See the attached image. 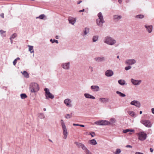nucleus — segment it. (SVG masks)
Returning <instances> with one entry per match:
<instances>
[{
    "instance_id": "1",
    "label": "nucleus",
    "mask_w": 154,
    "mask_h": 154,
    "mask_svg": "<svg viewBox=\"0 0 154 154\" xmlns=\"http://www.w3.org/2000/svg\"><path fill=\"white\" fill-rule=\"evenodd\" d=\"M103 42L105 44L111 46L114 45L116 43V41L115 39L109 36L105 37Z\"/></svg>"
},
{
    "instance_id": "2",
    "label": "nucleus",
    "mask_w": 154,
    "mask_h": 154,
    "mask_svg": "<svg viewBox=\"0 0 154 154\" xmlns=\"http://www.w3.org/2000/svg\"><path fill=\"white\" fill-rule=\"evenodd\" d=\"M29 89L31 92L33 93L36 95L38 91V84L36 82L31 83L29 85Z\"/></svg>"
},
{
    "instance_id": "3",
    "label": "nucleus",
    "mask_w": 154,
    "mask_h": 154,
    "mask_svg": "<svg viewBox=\"0 0 154 154\" xmlns=\"http://www.w3.org/2000/svg\"><path fill=\"white\" fill-rule=\"evenodd\" d=\"M98 18L96 20V23L100 27L103 26V24L105 23L103 16L101 12L99 13L97 15Z\"/></svg>"
},
{
    "instance_id": "4",
    "label": "nucleus",
    "mask_w": 154,
    "mask_h": 154,
    "mask_svg": "<svg viewBox=\"0 0 154 154\" xmlns=\"http://www.w3.org/2000/svg\"><path fill=\"white\" fill-rule=\"evenodd\" d=\"M44 90L45 91V95L46 99L48 100L49 99H53L54 98V96L50 92L49 89L45 88Z\"/></svg>"
},
{
    "instance_id": "5",
    "label": "nucleus",
    "mask_w": 154,
    "mask_h": 154,
    "mask_svg": "<svg viewBox=\"0 0 154 154\" xmlns=\"http://www.w3.org/2000/svg\"><path fill=\"white\" fill-rule=\"evenodd\" d=\"M137 134L138 139L142 141L145 140L147 137V134L143 131L139 132Z\"/></svg>"
},
{
    "instance_id": "6",
    "label": "nucleus",
    "mask_w": 154,
    "mask_h": 154,
    "mask_svg": "<svg viewBox=\"0 0 154 154\" xmlns=\"http://www.w3.org/2000/svg\"><path fill=\"white\" fill-rule=\"evenodd\" d=\"M140 122L146 127L151 128L152 126V124L151 122L148 120H142Z\"/></svg>"
},
{
    "instance_id": "7",
    "label": "nucleus",
    "mask_w": 154,
    "mask_h": 154,
    "mask_svg": "<svg viewBox=\"0 0 154 154\" xmlns=\"http://www.w3.org/2000/svg\"><path fill=\"white\" fill-rule=\"evenodd\" d=\"M95 124L99 125H109V121L106 120H102L97 121L94 123Z\"/></svg>"
},
{
    "instance_id": "8",
    "label": "nucleus",
    "mask_w": 154,
    "mask_h": 154,
    "mask_svg": "<svg viewBox=\"0 0 154 154\" xmlns=\"http://www.w3.org/2000/svg\"><path fill=\"white\" fill-rule=\"evenodd\" d=\"M136 63V60L134 59H127L125 62V64L128 65H132Z\"/></svg>"
},
{
    "instance_id": "9",
    "label": "nucleus",
    "mask_w": 154,
    "mask_h": 154,
    "mask_svg": "<svg viewBox=\"0 0 154 154\" xmlns=\"http://www.w3.org/2000/svg\"><path fill=\"white\" fill-rule=\"evenodd\" d=\"M70 64L69 62L62 63V67L65 70H69L70 69Z\"/></svg>"
},
{
    "instance_id": "10",
    "label": "nucleus",
    "mask_w": 154,
    "mask_h": 154,
    "mask_svg": "<svg viewBox=\"0 0 154 154\" xmlns=\"http://www.w3.org/2000/svg\"><path fill=\"white\" fill-rule=\"evenodd\" d=\"M130 104L138 108H140L141 106V104L140 102L137 100H133L131 102Z\"/></svg>"
},
{
    "instance_id": "11",
    "label": "nucleus",
    "mask_w": 154,
    "mask_h": 154,
    "mask_svg": "<svg viewBox=\"0 0 154 154\" xmlns=\"http://www.w3.org/2000/svg\"><path fill=\"white\" fill-rule=\"evenodd\" d=\"M71 103L72 100L69 98L66 99L64 101V103L68 107H70L72 106Z\"/></svg>"
},
{
    "instance_id": "12",
    "label": "nucleus",
    "mask_w": 154,
    "mask_h": 154,
    "mask_svg": "<svg viewBox=\"0 0 154 154\" xmlns=\"http://www.w3.org/2000/svg\"><path fill=\"white\" fill-rule=\"evenodd\" d=\"M131 81L133 85L136 86L140 85L142 82L141 80H135L133 79H131Z\"/></svg>"
},
{
    "instance_id": "13",
    "label": "nucleus",
    "mask_w": 154,
    "mask_h": 154,
    "mask_svg": "<svg viewBox=\"0 0 154 154\" xmlns=\"http://www.w3.org/2000/svg\"><path fill=\"white\" fill-rule=\"evenodd\" d=\"M114 74L113 72L111 69L107 70L105 73V75L108 77H111Z\"/></svg>"
},
{
    "instance_id": "14",
    "label": "nucleus",
    "mask_w": 154,
    "mask_h": 154,
    "mask_svg": "<svg viewBox=\"0 0 154 154\" xmlns=\"http://www.w3.org/2000/svg\"><path fill=\"white\" fill-rule=\"evenodd\" d=\"M75 144L78 148H81L83 150L86 148L85 145L82 143L75 142Z\"/></svg>"
},
{
    "instance_id": "15",
    "label": "nucleus",
    "mask_w": 154,
    "mask_h": 154,
    "mask_svg": "<svg viewBox=\"0 0 154 154\" xmlns=\"http://www.w3.org/2000/svg\"><path fill=\"white\" fill-rule=\"evenodd\" d=\"M106 60V58L103 56H100L94 58V60L98 62L104 61Z\"/></svg>"
},
{
    "instance_id": "16",
    "label": "nucleus",
    "mask_w": 154,
    "mask_h": 154,
    "mask_svg": "<svg viewBox=\"0 0 154 154\" xmlns=\"http://www.w3.org/2000/svg\"><path fill=\"white\" fill-rule=\"evenodd\" d=\"M63 130V134L64 135L63 138L66 139L67 137L68 132L66 127H62Z\"/></svg>"
},
{
    "instance_id": "17",
    "label": "nucleus",
    "mask_w": 154,
    "mask_h": 154,
    "mask_svg": "<svg viewBox=\"0 0 154 154\" xmlns=\"http://www.w3.org/2000/svg\"><path fill=\"white\" fill-rule=\"evenodd\" d=\"M144 26L149 33H150L152 32V25H148L146 24Z\"/></svg>"
},
{
    "instance_id": "18",
    "label": "nucleus",
    "mask_w": 154,
    "mask_h": 154,
    "mask_svg": "<svg viewBox=\"0 0 154 154\" xmlns=\"http://www.w3.org/2000/svg\"><path fill=\"white\" fill-rule=\"evenodd\" d=\"M91 89L93 91L97 92L100 90V88L97 85H92L91 87Z\"/></svg>"
},
{
    "instance_id": "19",
    "label": "nucleus",
    "mask_w": 154,
    "mask_h": 154,
    "mask_svg": "<svg viewBox=\"0 0 154 154\" xmlns=\"http://www.w3.org/2000/svg\"><path fill=\"white\" fill-rule=\"evenodd\" d=\"M69 23L72 25H74L75 23L76 19L75 18L72 17H69L68 19Z\"/></svg>"
},
{
    "instance_id": "20",
    "label": "nucleus",
    "mask_w": 154,
    "mask_h": 154,
    "mask_svg": "<svg viewBox=\"0 0 154 154\" xmlns=\"http://www.w3.org/2000/svg\"><path fill=\"white\" fill-rule=\"evenodd\" d=\"M84 96L87 99H94L95 98L94 97L90 94L88 93L84 94Z\"/></svg>"
},
{
    "instance_id": "21",
    "label": "nucleus",
    "mask_w": 154,
    "mask_h": 154,
    "mask_svg": "<svg viewBox=\"0 0 154 154\" xmlns=\"http://www.w3.org/2000/svg\"><path fill=\"white\" fill-rule=\"evenodd\" d=\"M122 18V16L120 15H115L113 16V19L116 21H118Z\"/></svg>"
},
{
    "instance_id": "22",
    "label": "nucleus",
    "mask_w": 154,
    "mask_h": 154,
    "mask_svg": "<svg viewBox=\"0 0 154 154\" xmlns=\"http://www.w3.org/2000/svg\"><path fill=\"white\" fill-rule=\"evenodd\" d=\"M99 101L103 103H105L109 101V99L107 98H101L99 99Z\"/></svg>"
},
{
    "instance_id": "23",
    "label": "nucleus",
    "mask_w": 154,
    "mask_h": 154,
    "mask_svg": "<svg viewBox=\"0 0 154 154\" xmlns=\"http://www.w3.org/2000/svg\"><path fill=\"white\" fill-rule=\"evenodd\" d=\"M89 143L91 145H95L97 144V143L94 139L90 140L88 141Z\"/></svg>"
},
{
    "instance_id": "24",
    "label": "nucleus",
    "mask_w": 154,
    "mask_h": 154,
    "mask_svg": "<svg viewBox=\"0 0 154 154\" xmlns=\"http://www.w3.org/2000/svg\"><path fill=\"white\" fill-rule=\"evenodd\" d=\"M21 72L25 77L26 78H29V74L26 71H24L23 72Z\"/></svg>"
},
{
    "instance_id": "25",
    "label": "nucleus",
    "mask_w": 154,
    "mask_h": 154,
    "mask_svg": "<svg viewBox=\"0 0 154 154\" xmlns=\"http://www.w3.org/2000/svg\"><path fill=\"white\" fill-rule=\"evenodd\" d=\"M118 83L121 85H126V82L125 80L123 79H120L118 80Z\"/></svg>"
},
{
    "instance_id": "26",
    "label": "nucleus",
    "mask_w": 154,
    "mask_h": 154,
    "mask_svg": "<svg viewBox=\"0 0 154 154\" xmlns=\"http://www.w3.org/2000/svg\"><path fill=\"white\" fill-rule=\"evenodd\" d=\"M89 32V29L85 28V30L84 31L83 33L82 34V35L83 36H85L87 34H88Z\"/></svg>"
},
{
    "instance_id": "27",
    "label": "nucleus",
    "mask_w": 154,
    "mask_h": 154,
    "mask_svg": "<svg viewBox=\"0 0 154 154\" xmlns=\"http://www.w3.org/2000/svg\"><path fill=\"white\" fill-rule=\"evenodd\" d=\"M116 122V120L115 119L113 118H111L110 119L109 121V125H112L113 123H114Z\"/></svg>"
},
{
    "instance_id": "28",
    "label": "nucleus",
    "mask_w": 154,
    "mask_h": 154,
    "mask_svg": "<svg viewBox=\"0 0 154 154\" xmlns=\"http://www.w3.org/2000/svg\"><path fill=\"white\" fill-rule=\"evenodd\" d=\"M134 17L137 19H142L144 17V16L142 14H139L136 15Z\"/></svg>"
},
{
    "instance_id": "29",
    "label": "nucleus",
    "mask_w": 154,
    "mask_h": 154,
    "mask_svg": "<svg viewBox=\"0 0 154 154\" xmlns=\"http://www.w3.org/2000/svg\"><path fill=\"white\" fill-rule=\"evenodd\" d=\"M28 46L29 47V51H30V53H33L34 52V51L33 49V46L28 45Z\"/></svg>"
},
{
    "instance_id": "30",
    "label": "nucleus",
    "mask_w": 154,
    "mask_h": 154,
    "mask_svg": "<svg viewBox=\"0 0 154 154\" xmlns=\"http://www.w3.org/2000/svg\"><path fill=\"white\" fill-rule=\"evenodd\" d=\"M39 19L45 20L47 19V17L44 14H41L39 16Z\"/></svg>"
},
{
    "instance_id": "31",
    "label": "nucleus",
    "mask_w": 154,
    "mask_h": 154,
    "mask_svg": "<svg viewBox=\"0 0 154 154\" xmlns=\"http://www.w3.org/2000/svg\"><path fill=\"white\" fill-rule=\"evenodd\" d=\"M128 114L131 116L135 117L136 116L135 113L133 111H129L128 112Z\"/></svg>"
},
{
    "instance_id": "32",
    "label": "nucleus",
    "mask_w": 154,
    "mask_h": 154,
    "mask_svg": "<svg viewBox=\"0 0 154 154\" xmlns=\"http://www.w3.org/2000/svg\"><path fill=\"white\" fill-rule=\"evenodd\" d=\"M20 96L21 98L22 99H24L27 97V96L25 93H22L20 95Z\"/></svg>"
},
{
    "instance_id": "33",
    "label": "nucleus",
    "mask_w": 154,
    "mask_h": 154,
    "mask_svg": "<svg viewBox=\"0 0 154 154\" xmlns=\"http://www.w3.org/2000/svg\"><path fill=\"white\" fill-rule=\"evenodd\" d=\"M99 37L97 35L94 36L92 38V40L93 42H96L97 41Z\"/></svg>"
},
{
    "instance_id": "34",
    "label": "nucleus",
    "mask_w": 154,
    "mask_h": 154,
    "mask_svg": "<svg viewBox=\"0 0 154 154\" xmlns=\"http://www.w3.org/2000/svg\"><path fill=\"white\" fill-rule=\"evenodd\" d=\"M134 131V130L132 129H126L125 130H124L123 131V132L124 133H126L130 131L131 132H133Z\"/></svg>"
},
{
    "instance_id": "35",
    "label": "nucleus",
    "mask_w": 154,
    "mask_h": 154,
    "mask_svg": "<svg viewBox=\"0 0 154 154\" xmlns=\"http://www.w3.org/2000/svg\"><path fill=\"white\" fill-rule=\"evenodd\" d=\"M116 93L119 94V96H120L121 97H124L125 96V94H124L123 93H122L121 92L117 91L116 92Z\"/></svg>"
},
{
    "instance_id": "36",
    "label": "nucleus",
    "mask_w": 154,
    "mask_h": 154,
    "mask_svg": "<svg viewBox=\"0 0 154 154\" xmlns=\"http://www.w3.org/2000/svg\"><path fill=\"white\" fill-rule=\"evenodd\" d=\"M17 36V34L16 33H14L11 35L10 38V39H14Z\"/></svg>"
},
{
    "instance_id": "37",
    "label": "nucleus",
    "mask_w": 154,
    "mask_h": 154,
    "mask_svg": "<svg viewBox=\"0 0 154 154\" xmlns=\"http://www.w3.org/2000/svg\"><path fill=\"white\" fill-rule=\"evenodd\" d=\"M86 154H92L91 153L88 149L86 147L85 149L84 150Z\"/></svg>"
},
{
    "instance_id": "38",
    "label": "nucleus",
    "mask_w": 154,
    "mask_h": 154,
    "mask_svg": "<svg viewBox=\"0 0 154 154\" xmlns=\"http://www.w3.org/2000/svg\"><path fill=\"white\" fill-rule=\"evenodd\" d=\"M39 118L41 119H43L45 118V116L43 113H40L39 114Z\"/></svg>"
},
{
    "instance_id": "39",
    "label": "nucleus",
    "mask_w": 154,
    "mask_h": 154,
    "mask_svg": "<svg viewBox=\"0 0 154 154\" xmlns=\"http://www.w3.org/2000/svg\"><path fill=\"white\" fill-rule=\"evenodd\" d=\"M6 32V31H4L2 29L0 30V33L1 35H2L5 36V34H3L4 33H5Z\"/></svg>"
},
{
    "instance_id": "40",
    "label": "nucleus",
    "mask_w": 154,
    "mask_h": 154,
    "mask_svg": "<svg viewBox=\"0 0 154 154\" xmlns=\"http://www.w3.org/2000/svg\"><path fill=\"white\" fill-rule=\"evenodd\" d=\"M50 41L52 43H54V42H55L57 44L58 43V40H56L55 39H54L53 40L52 39H51L50 40Z\"/></svg>"
},
{
    "instance_id": "41",
    "label": "nucleus",
    "mask_w": 154,
    "mask_h": 154,
    "mask_svg": "<svg viewBox=\"0 0 154 154\" xmlns=\"http://www.w3.org/2000/svg\"><path fill=\"white\" fill-rule=\"evenodd\" d=\"M72 116L69 114H66L65 116V118L67 119H70L72 117Z\"/></svg>"
},
{
    "instance_id": "42",
    "label": "nucleus",
    "mask_w": 154,
    "mask_h": 154,
    "mask_svg": "<svg viewBox=\"0 0 154 154\" xmlns=\"http://www.w3.org/2000/svg\"><path fill=\"white\" fill-rule=\"evenodd\" d=\"M121 152V149H117L115 152L116 154H119Z\"/></svg>"
},
{
    "instance_id": "43",
    "label": "nucleus",
    "mask_w": 154,
    "mask_h": 154,
    "mask_svg": "<svg viewBox=\"0 0 154 154\" xmlns=\"http://www.w3.org/2000/svg\"><path fill=\"white\" fill-rule=\"evenodd\" d=\"M132 67L130 65H128V66H126L125 67V69L127 71L129 69H131V68Z\"/></svg>"
},
{
    "instance_id": "44",
    "label": "nucleus",
    "mask_w": 154,
    "mask_h": 154,
    "mask_svg": "<svg viewBox=\"0 0 154 154\" xmlns=\"http://www.w3.org/2000/svg\"><path fill=\"white\" fill-rule=\"evenodd\" d=\"M61 125L62 126V128L66 127V125H65V123L63 121L62 119L61 120Z\"/></svg>"
},
{
    "instance_id": "45",
    "label": "nucleus",
    "mask_w": 154,
    "mask_h": 154,
    "mask_svg": "<svg viewBox=\"0 0 154 154\" xmlns=\"http://www.w3.org/2000/svg\"><path fill=\"white\" fill-rule=\"evenodd\" d=\"M90 134L91 135L92 137H93L94 136H95V134L94 132H92L91 133H90Z\"/></svg>"
},
{
    "instance_id": "46",
    "label": "nucleus",
    "mask_w": 154,
    "mask_h": 154,
    "mask_svg": "<svg viewBox=\"0 0 154 154\" xmlns=\"http://www.w3.org/2000/svg\"><path fill=\"white\" fill-rule=\"evenodd\" d=\"M17 63V60L16 59H15L13 61V64L15 66L16 64Z\"/></svg>"
},
{
    "instance_id": "47",
    "label": "nucleus",
    "mask_w": 154,
    "mask_h": 154,
    "mask_svg": "<svg viewBox=\"0 0 154 154\" xmlns=\"http://www.w3.org/2000/svg\"><path fill=\"white\" fill-rule=\"evenodd\" d=\"M135 154H144L143 153L140 152H136Z\"/></svg>"
},
{
    "instance_id": "48",
    "label": "nucleus",
    "mask_w": 154,
    "mask_h": 154,
    "mask_svg": "<svg viewBox=\"0 0 154 154\" xmlns=\"http://www.w3.org/2000/svg\"><path fill=\"white\" fill-rule=\"evenodd\" d=\"M0 16L2 18H4V14L3 13H2L0 14Z\"/></svg>"
},
{
    "instance_id": "49",
    "label": "nucleus",
    "mask_w": 154,
    "mask_h": 154,
    "mask_svg": "<svg viewBox=\"0 0 154 154\" xmlns=\"http://www.w3.org/2000/svg\"><path fill=\"white\" fill-rule=\"evenodd\" d=\"M126 147H130V148H132V146H131L130 145H127L126 146Z\"/></svg>"
},
{
    "instance_id": "50",
    "label": "nucleus",
    "mask_w": 154,
    "mask_h": 154,
    "mask_svg": "<svg viewBox=\"0 0 154 154\" xmlns=\"http://www.w3.org/2000/svg\"><path fill=\"white\" fill-rule=\"evenodd\" d=\"M73 125L74 126H80V125L79 124H73Z\"/></svg>"
},
{
    "instance_id": "51",
    "label": "nucleus",
    "mask_w": 154,
    "mask_h": 154,
    "mask_svg": "<svg viewBox=\"0 0 154 154\" xmlns=\"http://www.w3.org/2000/svg\"><path fill=\"white\" fill-rule=\"evenodd\" d=\"M151 111H152V113L153 114H154V108H152L151 109Z\"/></svg>"
},
{
    "instance_id": "52",
    "label": "nucleus",
    "mask_w": 154,
    "mask_h": 154,
    "mask_svg": "<svg viewBox=\"0 0 154 154\" xmlns=\"http://www.w3.org/2000/svg\"><path fill=\"white\" fill-rule=\"evenodd\" d=\"M84 11H85V9H83L82 10H81L79 11V12H82Z\"/></svg>"
},
{
    "instance_id": "53",
    "label": "nucleus",
    "mask_w": 154,
    "mask_h": 154,
    "mask_svg": "<svg viewBox=\"0 0 154 154\" xmlns=\"http://www.w3.org/2000/svg\"><path fill=\"white\" fill-rule=\"evenodd\" d=\"M150 150L151 152H152L153 151V149L152 148H150Z\"/></svg>"
},
{
    "instance_id": "54",
    "label": "nucleus",
    "mask_w": 154,
    "mask_h": 154,
    "mask_svg": "<svg viewBox=\"0 0 154 154\" xmlns=\"http://www.w3.org/2000/svg\"><path fill=\"white\" fill-rule=\"evenodd\" d=\"M118 2L120 4H121L122 2V0H118Z\"/></svg>"
},
{
    "instance_id": "55",
    "label": "nucleus",
    "mask_w": 154,
    "mask_h": 154,
    "mask_svg": "<svg viewBox=\"0 0 154 154\" xmlns=\"http://www.w3.org/2000/svg\"><path fill=\"white\" fill-rule=\"evenodd\" d=\"M17 60V61L18 60H20V57H17L16 59H15Z\"/></svg>"
},
{
    "instance_id": "56",
    "label": "nucleus",
    "mask_w": 154,
    "mask_h": 154,
    "mask_svg": "<svg viewBox=\"0 0 154 154\" xmlns=\"http://www.w3.org/2000/svg\"><path fill=\"white\" fill-rule=\"evenodd\" d=\"M55 38L56 39H58L59 38V36L58 35H56L55 36Z\"/></svg>"
},
{
    "instance_id": "57",
    "label": "nucleus",
    "mask_w": 154,
    "mask_h": 154,
    "mask_svg": "<svg viewBox=\"0 0 154 154\" xmlns=\"http://www.w3.org/2000/svg\"><path fill=\"white\" fill-rule=\"evenodd\" d=\"M82 2V1H79L78 2V4H80Z\"/></svg>"
},
{
    "instance_id": "58",
    "label": "nucleus",
    "mask_w": 154,
    "mask_h": 154,
    "mask_svg": "<svg viewBox=\"0 0 154 154\" xmlns=\"http://www.w3.org/2000/svg\"><path fill=\"white\" fill-rule=\"evenodd\" d=\"M13 39H10V40L11 41V44H12L13 43Z\"/></svg>"
},
{
    "instance_id": "59",
    "label": "nucleus",
    "mask_w": 154,
    "mask_h": 154,
    "mask_svg": "<svg viewBox=\"0 0 154 154\" xmlns=\"http://www.w3.org/2000/svg\"><path fill=\"white\" fill-rule=\"evenodd\" d=\"M130 0H126V3H128L129 2Z\"/></svg>"
},
{
    "instance_id": "60",
    "label": "nucleus",
    "mask_w": 154,
    "mask_h": 154,
    "mask_svg": "<svg viewBox=\"0 0 154 154\" xmlns=\"http://www.w3.org/2000/svg\"><path fill=\"white\" fill-rule=\"evenodd\" d=\"M80 126H81V127H85V126L83 125H80Z\"/></svg>"
},
{
    "instance_id": "61",
    "label": "nucleus",
    "mask_w": 154,
    "mask_h": 154,
    "mask_svg": "<svg viewBox=\"0 0 154 154\" xmlns=\"http://www.w3.org/2000/svg\"><path fill=\"white\" fill-rule=\"evenodd\" d=\"M142 113V112L141 111H140V114H141Z\"/></svg>"
},
{
    "instance_id": "62",
    "label": "nucleus",
    "mask_w": 154,
    "mask_h": 154,
    "mask_svg": "<svg viewBox=\"0 0 154 154\" xmlns=\"http://www.w3.org/2000/svg\"><path fill=\"white\" fill-rule=\"evenodd\" d=\"M119 56L118 55L117 56V58H118V59H119Z\"/></svg>"
},
{
    "instance_id": "63",
    "label": "nucleus",
    "mask_w": 154,
    "mask_h": 154,
    "mask_svg": "<svg viewBox=\"0 0 154 154\" xmlns=\"http://www.w3.org/2000/svg\"><path fill=\"white\" fill-rule=\"evenodd\" d=\"M43 110H44V111H46V108H44V109H43Z\"/></svg>"
},
{
    "instance_id": "64",
    "label": "nucleus",
    "mask_w": 154,
    "mask_h": 154,
    "mask_svg": "<svg viewBox=\"0 0 154 154\" xmlns=\"http://www.w3.org/2000/svg\"><path fill=\"white\" fill-rule=\"evenodd\" d=\"M4 88H6L7 87H5V86H3V87H2V89H4Z\"/></svg>"
}]
</instances>
